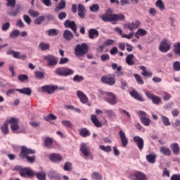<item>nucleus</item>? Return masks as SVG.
Listing matches in <instances>:
<instances>
[{"label":"nucleus","mask_w":180,"mask_h":180,"mask_svg":"<svg viewBox=\"0 0 180 180\" xmlns=\"http://www.w3.org/2000/svg\"><path fill=\"white\" fill-rule=\"evenodd\" d=\"M30 154H36V150L28 148L26 146H22L20 153V158H22V160H25V158L27 162H29V164H33L36 162L37 157L34 155L29 156Z\"/></svg>","instance_id":"f257e3e1"},{"label":"nucleus","mask_w":180,"mask_h":180,"mask_svg":"<svg viewBox=\"0 0 180 180\" xmlns=\"http://www.w3.org/2000/svg\"><path fill=\"white\" fill-rule=\"evenodd\" d=\"M89 51V47L86 43L77 44L75 48V56L76 57H84Z\"/></svg>","instance_id":"f03ea898"},{"label":"nucleus","mask_w":180,"mask_h":180,"mask_svg":"<svg viewBox=\"0 0 180 180\" xmlns=\"http://www.w3.org/2000/svg\"><path fill=\"white\" fill-rule=\"evenodd\" d=\"M15 171H19L21 176H30V178H33V176H34V171L30 167H22L18 166L15 167Z\"/></svg>","instance_id":"7ed1b4c3"},{"label":"nucleus","mask_w":180,"mask_h":180,"mask_svg":"<svg viewBox=\"0 0 180 180\" xmlns=\"http://www.w3.org/2000/svg\"><path fill=\"white\" fill-rule=\"evenodd\" d=\"M54 73L59 77H69L70 75H73L74 70L67 67H60L55 70Z\"/></svg>","instance_id":"20e7f679"},{"label":"nucleus","mask_w":180,"mask_h":180,"mask_svg":"<svg viewBox=\"0 0 180 180\" xmlns=\"http://www.w3.org/2000/svg\"><path fill=\"white\" fill-rule=\"evenodd\" d=\"M161 53H168L171 50V41L167 39H163L159 46Z\"/></svg>","instance_id":"39448f33"},{"label":"nucleus","mask_w":180,"mask_h":180,"mask_svg":"<svg viewBox=\"0 0 180 180\" xmlns=\"http://www.w3.org/2000/svg\"><path fill=\"white\" fill-rule=\"evenodd\" d=\"M101 82L112 86L116 84V79L115 78V75H107L101 77Z\"/></svg>","instance_id":"423d86ee"},{"label":"nucleus","mask_w":180,"mask_h":180,"mask_svg":"<svg viewBox=\"0 0 180 180\" xmlns=\"http://www.w3.org/2000/svg\"><path fill=\"white\" fill-rule=\"evenodd\" d=\"M64 26L66 28L70 27V29H71L74 32V34H75V36L77 37H78L79 36V34H78V32H77V24L74 21L67 20L64 22Z\"/></svg>","instance_id":"0eeeda50"},{"label":"nucleus","mask_w":180,"mask_h":180,"mask_svg":"<svg viewBox=\"0 0 180 180\" xmlns=\"http://www.w3.org/2000/svg\"><path fill=\"white\" fill-rule=\"evenodd\" d=\"M41 91L42 92H46L49 95L53 94V93L57 89H58V86L53 85V84H49V85H44L41 88Z\"/></svg>","instance_id":"6e6552de"},{"label":"nucleus","mask_w":180,"mask_h":180,"mask_svg":"<svg viewBox=\"0 0 180 180\" xmlns=\"http://www.w3.org/2000/svg\"><path fill=\"white\" fill-rule=\"evenodd\" d=\"M44 59L45 60V61H46L49 67H54L56 66V64H58V61L57 60V58H56V56L53 55L49 54L48 56H45L44 57Z\"/></svg>","instance_id":"1a4fd4ad"},{"label":"nucleus","mask_w":180,"mask_h":180,"mask_svg":"<svg viewBox=\"0 0 180 180\" xmlns=\"http://www.w3.org/2000/svg\"><path fill=\"white\" fill-rule=\"evenodd\" d=\"M129 179L131 180H147V176L141 172H136L129 175Z\"/></svg>","instance_id":"9d476101"},{"label":"nucleus","mask_w":180,"mask_h":180,"mask_svg":"<svg viewBox=\"0 0 180 180\" xmlns=\"http://www.w3.org/2000/svg\"><path fill=\"white\" fill-rule=\"evenodd\" d=\"M145 95H146L148 99L152 101L154 105H160V103H161V97L155 96V94H151L148 91H146Z\"/></svg>","instance_id":"9b49d317"},{"label":"nucleus","mask_w":180,"mask_h":180,"mask_svg":"<svg viewBox=\"0 0 180 180\" xmlns=\"http://www.w3.org/2000/svg\"><path fill=\"white\" fill-rule=\"evenodd\" d=\"M8 123H11V129L13 133H16L19 129V119L11 117L8 120Z\"/></svg>","instance_id":"f8f14e48"},{"label":"nucleus","mask_w":180,"mask_h":180,"mask_svg":"<svg viewBox=\"0 0 180 180\" xmlns=\"http://www.w3.org/2000/svg\"><path fill=\"white\" fill-rule=\"evenodd\" d=\"M79 150L82 153L83 155L86 157V160H88V158H86L87 157H91V149L86 143H82L80 145Z\"/></svg>","instance_id":"ddd939ff"},{"label":"nucleus","mask_w":180,"mask_h":180,"mask_svg":"<svg viewBox=\"0 0 180 180\" xmlns=\"http://www.w3.org/2000/svg\"><path fill=\"white\" fill-rule=\"evenodd\" d=\"M105 94L107 96H108L107 98H105L106 102L110 103V105H116V103H117L116 96H115L113 93L107 92Z\"/></svg>","instance_id":"4468645a"},{"label":"nucleus","mask_w":180,"mask_h":180,"mask_svg":"<svg viewBox=\"0 0 180 180\" xmlns=\"http://www.w3.org/2000/svg\"><path fill=\"white\" fill-rule=\"evenodd\" d=\"M134 141L136 143L139 150L141 151L143 148H144V140L143 138L139 136H135L134 137Z\"/></svg>","instance_id":"2eb2a0df"},{"label":"nucleus","mask_w":180,"mask_h":180,"mask_svg":"<svg viewBox=\"0 0 180 180\" xmlns=\"http://www.w3.org/2000/svg\"><path fill=\"white\" fill-rule=\"evenodd\" d=\"M119 136L122 141V147H126V146L129 144V139H127V136H126V133L122 130H120L119 131Z\"/></svg>","instance_id":"dca6fc26"},{"label":"nucleus","mask_w":180,"mask_h":180,"mask_svg":"<svg viewBox=\"0 0 180 180\" xmlns=\"http://www.w3.org/2000/svg\"><path fill=\"white\" fill-rule=\"evenodd\" d=\"M131 96L134 98V99H136V101H139V102H144V98H143V96L141 94H139L137 91L135 89H133L129 93Z\"/></svg>","instance_id":"f3484780"},{"label":"nucleus","mask_w":180,"mask_h":180,"mask_svg":"<svg viewBox=\"0 0 180 180\" xmlns=\"http://www.w3.org/2000/svg\"><path fill=\"white\" fill-rule=\"evenodd\" d=\"M20 12V5L17 4L15 8L8 10L7 13L9 16H18V14Z\"/></svg>","instance_id":"a211bd4d"},{"label":"nucleus","mask_w":180,"mask_h":180,"mask_svg":"<svg viewBox=\"0 0 180 180\" xmlns=\"http://www.w3.org/2000/svg\"><path fill=\"white\" fill-rule=\"evenodd\" d=\"M49 160L50 161H52V162H61L63 158L61 155H60V154L51 153L49 155Z\"/></svg>","instance_id":"6ab92c4d"},{"label":"nucleus","mask_w":180,"mask_h":180,"mask_svg":"<svg viewBox=\"0 0 180 180\" xmlns=\"http://www.w3.org/2000/svg\"><path fill=\"white\" fill-rule=\"evenodd\" d=\"M77 95L79 98L80 102H82V103H86L88 102V97L85 94H84V92L81 91H77Z\"/></svg>","instance_id":"aec40b11"},{"label":"nucleus","mask_w":180,"mask_h":180,"mask_svg":"<svg viewBox=\"0 0 180 180\" xmlns=\"http://www.w3.org/2000/svg\"><path fill=\"white\" fill-rule=\"evenodd\" d=\"M99 37V32L96 30L95 28H91L89 30V37L94 40V39H96V37Z\"/></svg>","instance_id":"412c9836"},{"label":"nucleus","mask_w":180,"mask_h":180,"mask_svg":"<svg viewBox=\"0 0 180 180\" xmlns=\"http://www.w3.org/2000/svg\"><path fill=\"white\" fill-rule=\"evenodd\" d=\"M78 15L81 19H85V7L82 4H79L77 6Z\"/></svg>","instance_id":"4be33fe9"},{"label":"nucleus","mask_w":180,"mask_h":180,"mask_svg":"<svg viewBox=\"0 0 180 180\" xmlns=\"http://www.w3.org/2000/svg\"><path fill=\"white\" fill-rule=\"evenodd\" d=\"M17 92H20V94H23L24 95H27V96H30L32 95V89L29 87H24L23 89H16Z\"/></svg>","instance_id":"5701e85b"},{"label":"nucleus","mask_w":180,"mask_h":180,"mask_svg":"<svg viewBox=\"0 0 180 180\" xmlns=\"http://www.w3.org/2000/svg\"><path fill=\"white\" fill-rule=\"evenodd\" d=\"M112 70H117V77H123V72H122V66H117V63H112L111 65Z\"/></svg>","instance_id":"b1692460"},{"label":"nucleus","mask_w":180,"mask_h":180,"mask_svg":"<svg viewBox=\"0 0 180 180\" xmlns=\"http://www.w3.org/2000/svg\"><path fill=\"white\" fill-rule=\"evenodd\" d=\"M91 120L96 127H102V122H99V120H98V117L96 115H91Z\"/></svg>","instance_id":"393cba45"},{"label":"nucleus","mask_w":180,"mask_h":180,"mask_svg":"<svg viewBox=\"0 0 180 180\" xmlns=\"http://www.w3.org/2000/svg\"><path fill=\"white\" fill-rule=\"evenodd\" d=\"M91 120L96 127H102V122H99V120H98V117L96 115H91Z\"/></svg>","instance_id":"a878e982"},{"label":"nucleus","mask_w":180,"mask_h":180,"mask_svg":"<svg viewBox=\"0 0 180 180\" xmlns=\"http://www.w3.org/2000/svg\"><path fill=\"white\" fill-rule=\"evenodd\" d=\"M103 22H113V14H103L100 16Z\"/></svg>","instance_id":"bb28decb"},{"label":"nucleus","mask_w":180,"mask_h":180,"mask_svg":"<svg viewBox=\"0 0 180 180\" xmlns=\"http://www.w3.org/2000/svg\"><path fill=\"white\" fill-rule=\"evenodd\" d=\"M160 151L162 153L163 155H166L167 157H169L171 154H172L171 149L165 146H162L160 149Z\"/></svg>","instance_id":"cd10ccee"},{"label":"nucleus","mask_w":180,"mask_h":180,"mask_svg":"<svg viewBox=\"0 0 180 180\" xmlns=\"http://www.w3.org/2000/svg\"><path fill=\"white\" fill-rule=\"evenodd\" d=\"M79 134L82 137H88L91 136V132L86 128H82L79 130Z\"/></svg>","instance_id":"c85d7f7f"},{"label":"nucleus","mask_w":180,"mask_h":180,"mask_svg":"<svg viewBox=\"0 0 180 180\" xmlns=\"http://www.w3.org/2000/svg\"><path fill=\"white\" fill-rule=\"evenodd\" d=\"M146 161L150 164H155V160L157 159L156 154H149L146 157Z\"/></svg>","instance_id":"c756f323"},{"label":"nucleus","mask_w":180,"mask_h":180,"mask_svg":"<svg viewBox=\"0 0 180 180\" xmlns=\"http://www.w3.org/2000/svg\"><path fill=\"white\" fill-rule=\"evenodd\" d=\"M65 6H67V3L65 1H60V3L56 6L55 12H60L61 9H65Z\"/></svg>","instance_id":"7c9ffc66"},{"label":"nucleus","mask_w":180,"mask_h":180,"mask_svg":"<svg viewBox=\"0 0 180 180\" xmlns=\"http://www.w3.org/2000/svg\"><path fill=\"white\" fill-rule=\"evenodd\" d=\"M63 37L64 39H65V40H67L68 41H70L71 39L74 38V34L70 30H66L63 32Z\"/></svg>","instance_id":"2f4dec72"},{"label":"nucleus","mask_w":180,"mask_h":180,"mask_svg":"<svg viewBox=\"0 0 180 180\" xmlns=\"http://www.w3.org/2000/svg\"><path fill=\"white\" fill-rule=\"evenodd\" d=\"M171 148L173 151V154L174 155H178V154H179V151H180V148H179V145L178 143H172L171 145Z\"/></svg>","instance_id":"473e14b6"},{"label":"nucleus","mask_w":180,"mask_h":180,"mask_svg":"<svg viewBox=\"0 0 180 180\" xmlns=\"http://www.w3.org/2000/svg\"><path fill=\"white\" fill-rule=\"evenodd\" d=\"M133 58H134V55L133 53H131L126 57L125 61L128 65H134V60H133Z\"/></svg>","instance_id":"72a5a7b5"},{"label":"nucleus","mask_w":180,"mask_h":180,"mask_svg":"<svg viewBox=\"0 0 180 180\" xmlns=\"http://www.w3.org/2000/svg\"><path fill=\"white\" fill-rule=\"evenodd\" d=\"M125 16L123 14H112V22H117L119 20H124Z\"/></svg>","instance_id":"f704fd0d"},{"label":"nucleus","mask_w":180,"mask_h":180,"mask_svg":"<svg viewBox=\"0 0 180 180\" xmlns=\"http://www.w3.org/2000/svg\"><path fill=\"white\" fill-rule=\"evenodd\" d=\"M147 34V32L145 30H143L141 28H139L138 31L134 34V37L136 39H140V36L143 37V36H146Z\"/></svg>","instance_id":"c9c22d12"},{"label":"nucleus","mask_w":180,"mask_h":180,"mask_svg":"<svg viewBox=\"0 0 180 180\" xmlns=\"http://www.w3.org/2000/svg\"><path fill=\"white\" fill-rule=\"evenodd\" d=\"M44 144L46 148H53V139L47 137L45 139Z\"/></svg>","instance_id":"e433bc0d"},{"label":"nucleus","mask_w":180,"mask_h":180,"mask_svg":"<svg viewBox=\"0 0 180 180\" xmlns=\"http://www.w3.org/2000/svg\"><path fill=\"white\" fill-rule=\"evenodd\" d=\"M139 68L143 71L142 75H143V77H153V72L147 71V68L144 66H140Z\"/></svg>","instance_id":"4c0bfd02"},{"label":"nucleus","mask_w":180,"mask_h":180,"mask_svg":"<svg viewBox=\"0 0 180 180\" xmlns=\"http://www.w3.org/2000/svg\"><path fill=\"white\" fill-rule=\"evenodd\" d=\"M35 176L39 180H46V172H39L34 173Z\"/></svg>","instance_id":"58836bf2"},{"label":"nucleus","mask_w":180,"mask_h":180,"mask_svg":"<svg viewBox=\"0 0 180 180\" xmlns=\"http://www.w3.org/2000/svg\"><path fill=\"white\" fill-rule=\"evenodd\" d=\"M39 49L42 51H46V50H49L50 49V44L44 42H41L39 45Z\"/></svg>","instance_id":"ea45409f"},{"label":"nucleus","mask_w":180,"mask_h":180,"mask_svg":"<svg viewBox=\"0 0 180 180\" xmlns=\"http://www.w3.org/2000/svg\"><path fill=\"white\" fill-rule=\"evenodd\" d=\"M174 53L176 56H180V42H176L174 44Z\"/></svg>","instance_id":"a19ab883"},{"label":"nucleus","mask_w":180,"mask_h":180,"mask_svg":"<svg viewBox=\"0 0 180 180\" xmlns=\"http://www.w3.org/2000/svg\"><path fill=\"white\" fill-rule=\"evenodd\" d=\"M63 169L64 171H68V172L72 171V163L70 162H65Z\"/></svg>","instance_id":"79ce46f5"},{"label":"nucleus","mask_w":180,"mask_h":180,"mask_svg":"<svg viewBox=\"0 0 180 180\" xmlns=\"http://www.w3.org/2000/svg\"><path fill=\"white\" fill-rule=\"evenodd\" d=\"M155 6L159 8L160 11H164L165 9V4H164L162 0H158L155 3Z\"/></svg>","instance_id":"37998d69"},{"label":"nucleus","mask_w":180,"mask_h":180,"mask_svg":"<svg viewBox=\"0 0 180 180\" xmlns=\"http://www.w3.org/2000/svg\"><path fill=\"white\" fill-rule=\"evenodd\" d=\"M134 77L137 84H139V85H143L144 84V81L141 78V76H140L139 74H134Z\"/></svg>","instance_id":"c03bdc74"},{"label":"nucleus","mask_w":180,"mask_h":180,"mask_svg":"<svg viewBox=\"0 0 180 180\" xmlns=\"http://www.w3.org/2000/svg\"><path fill=\"white\" fill-rule=\"evenodd\" d=\"M92 179L95 180H102V174H101L99 172H94L91 174Z\"/></svg>","instance_id":"a18cd8bd"},{"label":"nucleus","mask_w":180,"mask_h":180,"mask_svg":"<svg viewBox=\"0 0 180 180\" xmlns=\"http://www.w3.org/2000/svg\"><path fill=\"white\" fill-rule=\"evenodd\" d=\"M44 72L37 71L34 72L35 78H37V79H43V78H44Z\"/></svg>","instance_id":"49530a36"},{"label":"nucleus","mask_w":180,"mask_h":180,"mask_svg":"<svg viewBox=\"0 0 180 180\" xmlns=\"http://www.w3.org/2000/svg\"><path fill=\"white\" fill-rule=\"evenodd\" d=\"M44 19H46V17L44 15H41L34 20V25H41V22H44Z\"/></svg>","instance_id":"de8ad7c7"},{"label":"nucleus","mask_w":180,"mask_h":180,"mask_svg":"<svg viewBox=\"0 0 180 180\" xmlns=\"http://www.w3.org/2000/svg\"><path fill=\"white\" fill-rule=\"evenodd\" d=\"M99 147L102 151H104L105 153H110V151H112V146H105L103 145H100Z\"/></svg>","instance_id":"09e8293b"},{"label":"nucleus","mask_w":180,"mask_h":180,"mask_svg":"<svg viewBox=\"0 0 180 180\" xmlns=\"http://www.w3.org/2000/svg\"><path fill=\"white\" fill-rule=\"evenodd\" d=\"M161 119L165 126H171V122H169V119H168V117L161 115Z\"/></svg>","instance_id":"8fccbe9b"},{"label":"nucleus","mask_w":180,"mask_h":180,"mask_svg":"<svg viewBox=\"0 0 180 180\" xmlns=\"http://www.w3.org/2000/svg\"><path fill=\"white\" fill-rule=\"evenodd\" d=\"M44 120L46 122H50V120H56L57 116L53 114H49L46 117H44Z\"/></svg>","instance_id":"3c124183"},{"label":"nucleus","mask_w":180,"mask_h":180,"mask_svg":"<svg viewBox=\"0 0 180 180\" xmlns=\"http://www.w3.org/2000/svg\"><path fill=\"white\" fill-rule=\"evenodd\" d=\"M28 13L32 18H37L40 15V13L39 11H34V10L32 9L29 10Z\"/></svg>","instance_id":"603ef678"},{"label":"nucleus","mask_w":180,"mask_h":180,"mask_svg":"<svg viewBox=\"0 0 180 180\" xmlns=\"http://www.w3.org/2000/svg\"><path fill=\"white\" fill-rule=\"evenodd\" d=\"M91 12H99V5L98 4H93L89 8Z\"/></svg>","instance_id":"864d4df0"},{"label":"nucleus","mask_w":180,"mask_h":180,"mask_svg":"<svg viewBox=\"0 0 180 180\" xmlns=\"http://www.w3.org/2000/svg\"><path fill=\"white\" fill-rule=\"evenodd\" d=\"M73 81L75 82H82V81H84V77L79 75H76L73 77Z\"/></svg>","instance_id":"5fc2aeb1"},{"label":"nucleus","mask_w":180,"mask_h":180,"mask_svg":"<svg viewBox=\"0 0 180 180\" xmlns=\"http://www.w3.org/2000/svg\"><path fill=\"white\" fill-rule=\"evenodd\" d=\"M141 122L144 126H149L150 124L151 123V120L148 117H145L143 120H141Z\"/></svg>","instance_id":"6e6d98bb"},{"label":"nucleus","mask_w":180,"mask_h":180,"mask_svg":"<svg viewBox=\"0 0 180 180\" xmlns=\"http://www.w3.org/2000/svg\"><path fill=\"white\" fill-rule=\"evenodd\" d=\"M6 6H10L11 8H15L16 6V0H6Z\"/></svg>","instance_id":"4d7b16f0"},{"label":"nucleus","mask_w":180,"mask_h":180,"mask_svg":"<svg viewBox=\"0 0 180 180\" xmlns=\"http://www.w3.org/2000/svg\"><path fill=\"white\" fill-rule=\"evenodd\" d=\"M4 134H9V129L8 128V122L4 123V126L1 128Z\"/></svg>","instance_id":"13d9d810"},{"label":"nucleus","mask_w":180,"mask_h":180,"mask_svg":"<svg viewBox=\"0 0 180 180\" xmlns=\"http://www.w3.org/2000/svg\"><path fill=\"white\" fill-rule=\"evenodd\" d=\"M49 36H57L58 34V30L56 29H51L48 31Z\"/></svg>","instance_id":"bf43d9fd"},{"label":"nucleus","mask_w":180,"mask_h":180,"mask_svg":"<svg viewBox=\"0 0 180 180\" xmlns=\"http://www.w3.org/2000/svg\"><path fill=\"white\" fill-rule=\"evenodd\" d=\"M62 124H63L65 127H69L70 129L72 128V124L69 120H63Z\"/></svg>","instance_id":"052dcab7"},{"label":"nucleus","mask_w":180,"mask_h":180,"mask_svg":"<svg viewBox=\"0 0 180 180\" xmlns=\"http://www.w3.org/2000/svg\"><path fill=\"white\" fill-rule=\"evenodd\" d=\"M173 68L174 71H180V62L179 61H175L173 63Z\"/></svg>","instance_id":"680f3d73"},{"label":"nucleus","mask_w":180,"mask_h":180,"mask_svg":"<svg viewBox=\"0 0 180 180\" xmlns=\"http://www.w3.org/2000/svg\"><path fill=\"white\" fill-rule=\"evenodd\" d=\"M58 18L59 20H63L67 18V13L62 11L58 15Z\"/></svg>","instance_id":"e2e57ef3"},{"label":"nucleus","mask_w":180,"mask_h":180,"mask_svg":"<svg viewBox=\"0 0 180 180\" xmlns=\"http://www.w3.org/2000/svg\"><path fill=\"white\" fill-rule=\"evenodd\" d=\"M124 27H126V29H129L130 30V32H134V30H136L133 25L131 24V22H128L127 24L124 25Z\"/></svg>","instance_id":"0e129e2a"},{"label":"nucleus","mask_w":180,"mask_h":180,"mask_svg":"<svg viewBox=\"0 0 180 180\" xmlns=\"http://www.w3.org/2000/svg\"><path fill=\"white\" fill-rule=\"evenodd\" d=\"M28 79L29 77L26 75H19L18 77V79H19L21 82H23V81H26Z\"/></svg>","instance_id":"69168bd1"},{"label":"nucleus","mask_w":180,"mask_h":180,"mask_svg":"<svg viewBox=\"0 0 180 180\" xmlns=\"http://www.w3.org/2000/svg\"><path fill=\"white\" fill-rule=\"evenodd\" d=\"M115 44V40L113 39H107L103 43V46H112V44Z\"/></svg>","instance_id":"338daca9"},{"label":"nucleus","mask_w":180,"mask_h":180,"mask_svg":"<svg viewBox=\"0 0 180 180\" xmlns=\"http://www.w3.org/2000/svg\"><path fill=\"white\" fill-rule=\"evenodd\" d=\"M170 180H180V174H173Z\"/></svg>","instance_id":"774afa93"}]
</instances>
